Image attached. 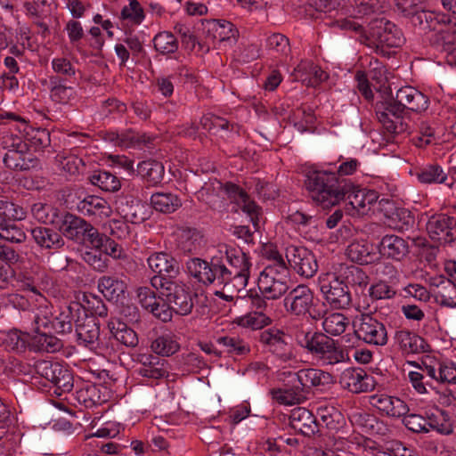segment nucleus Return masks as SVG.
Listing matches in <instances>:
<instances>
[{
    "instance_id": "nucleus-1",
    "label": "nucleus",
    "mask_w": 456,
    "mask_h": 456,
    "mask_svg": "<svg viewBox=\"0 0 456 456\" xmlns=\"http://www.w3.org/2000/svg\"><path fill=\"white\" fill-rule=\"evenodd\" d=\"M305 186L314 202L328 208L341 201L347 189V179L338 177L331 169L313 166L305 171Z\"/></svg>"
},
{
    "instance_id": "nucleus-2",
    "label": "nucleus",
    "mask_w": 456,
    "mask_h": 456,
    "mask_svg": "<svg viewBox=\"0 0 456 456\" xmlns=\"http://www.w3.org/2000/svg\"><path fill=\"white\" fill-rule=\"evenodd\" d=\"M297 342L313 358L324 364L334 365L343 362L346 354L338 341L322 331H299Z\"/></svg>"
},
{
    "instance_id": "nucleus-3",
    "label": "nucleus",
    "mask_w": 456,
    "mask_h": 456,
    "mask_svg": "<svg viewBox=\"0 0 456 456\" xmlns=\"http://www.w3.org/2000/svg\"><path fill=\"white\" fill-rule=\"evenodd\" d=\"M224 258L228 266L224 261V256H218L224 287L232 286L239 291L248 285L252 267L250 257L240 248L224 245ZM219 253L223 254V250H220Z\"/></svg>"
},
{
    "instance_id": "nucleus-4",
    "label": "nucleus",
    "mask_w": 456,
    "mask_h": 456,
    "mask_svg": "<svg viewBox=\"0 0 456 456\" xmlns=\"http://www.w3.org/2000/svg\"><path fill=\"white\" fill-rule=\"evenodd\" d=\"M162 278L153 281V289L159 291L161 301L168 302L175 314L181 316L190 314L194 306V297L191 289L182 281H162Z\"/></svg>"
},
{
    "instance_id": "nucleus-5",
    "label": "nucleus",
    "mask_w": 456,
    "mask_h": 456,
    "mask_svg": "<svg viewBox=\"0 0 456 456\" xmlns=\"http://www.w3.org/2000/svg\"><path fill=\"white\" fill-rule=\"evenodd\" d=\"M374 110L387 133L398 134L406 130L407 125L403 122L406 112L391 91L375 103Z\"/></svg>"
},
{
    "instance_id": "nucleus-6",
    "label": "nucleus",
    "mask_w": 456,
    "mask_h": 456,
    "mask_svg": "<svg viewBox=\"0 0 456 456\" xmlns=\"http://www.w3.org/2000/svg\"><path fill=\"white\" fill-rule=\"evenodd\" d=\"M290 273L289 266H265L257 280V288L269 300L280 298L289 289Z\"/></svg>"
},
{
    "instance_id": "nucleus-7",
    "label": "nucleus",
    "mask_w": 456,
    "mask_h": 456,
    "mask_svg": "<svg viewBox=\"0 0 456 456\" xmlns=\"http://www.w3.org/2000/svg\"><path fill=\"white\" fill-rule=\"evenodd\" d=\"M354 325V334L358 339L375 346H385L387 343L388 337L385 324L372 314H361Z\"/></svg>"
},
{
    "instance_id": "nucleus-8",
    "label": "nucleus",
    "mask_w": 456,
    "mask_h": 456,
    "mask_svg": "<svg viewBox=\"0 0 456 456\" xmlns=\"http://www.w3.org/2000/svg\"><path fill=\"white\" fill-rule=\"evenodd\" d=\"M314 293L306 285H298L290 290L284 297L286 311L296 316L309 314L313 319L321 318V313H313Z\"/></svg>"
},
{
    "instance_id": "nucleus-9",
    "label": "nucleus",
    "mask_w": 456,
    "mask_h": 456,
    "mask_svg": "<svg viewBox=\"0 0 456 456\" xmlns=\"http://www.w3.org/2000/svg\"><path fill=\"white\" fill-rule=\"evenodd\" d=\"M37 371L43 378L50 381L54 387V394L61 396L69 393L74 387L72 371L59 362H43L37 366Z\"/></svg>"
},
{
    "instance_id": "nucleus-10",
    "label": "nucleus",
    "mask_w": 456,
    "mask_h": 456,
    "mask_svg": "<svg viewBox=\"0 0 456 456\" xmlns=\"http://www.w3.org/2000/svg\"><path fill=\"white\" fill-rule=\"evenodd\" d=\"M320 289L330 308L348 309L352 304L349 289L332 273L320 281Z\"/></svg>"
},
{
    "instance_id": "nucleus-11",
    "label": "nucleus",
    "mask_w": 456,
    "mask_h": 456,
    "mask_svg": "<svg viewBox=\"0 0 456 456\" xmlns=\"http://www.w3.org/2000/svg\"><path fill=\"white\" fill-rule=\"evenodd\" d=\"M219 263L218 256H212L210 262L193 257L186 262V268L190 276L193 277L198 282L204 285L216 283L219 286H224Z\"/></svg>"
},
{
    "instance_id": "nucleus-12",
    "label": "nucleus",
    "mask_w": 456,
    "mask_h": 456,
    "mask_svg": "<svg viewBox=\"0 0 456 456\" xmlns=\"http://www.w3.org/2000/svg\"><path fill=\"white\" fill-rule=\"evenodd\" d=\"M370 35L377 47L397 48L405 42V37L400 28L390 20L380 19L371 22Z\"/></svg>"
},
{
    "instance_id": "nucleus-13",
    "label": "nucleus",
    "mask_w": 456,
    "mask_h": 456,
    "mask_svg": "<svg viewBox=\"0 0 456 456\" xmlns=\"http://www.w3.org/2000/svg\"><path fill=\"white\" fill-rule=\"evenodd\" d=\"M289 336L285 332L273 328L265 330L259 335V342L284 362L295 358L293 346L287 340Z\"/></svg>"
},
{
    "instance_id": "nucleus-14",
    "label": "nucleus",
    "mask_w": 456,
    "mask_h": 456,
    "mask_svg": "<svg viewBox=\"0 0 456 456\" xmlns=\"http://www.w3.org/2000/svg\"><path fill=\"white\" fill-rule=\"evenodd\" d=\"M286 258L289 268H292L302 277L311 278L318 270L314 254L305 247H288L286 248Z\"/></svg>"
},
{
    "instance_id": "nucleus-15",
    "label": "nucleus",
    "mask_w": 456,
    "mask_h": 456,
    "mask_svg": "<svg viewBox=\"0 0 456 456\" xmlns=\"http://www.w3.org/2000/svg\"><path fill=\"white\" fill-rule=\"evenodd\" d=\"M427 232L431 240L451 243L456 240V218L446 214H434L427 223Z\"/></svg>"
},
{
    "instance_id": "nucleus-16",
    "label": "nucleus",
    "mask_w": 456,
    "mask_h": 456,
    "mask_svg": "<svg viewBox=\"0 0 456 456\" xmlns=\"http://www.w3.org/2000/svg\"><path fill=\"white\" fill-rule=\"evenodd\" d=\"M149 267L155 275L151 279L153 288V281L162 278V281H173L180 273V264L171 255L165 252H155L147 259Z\"/></svg>"
},
{
    "instance_id": "nucleus-17",
    "label": "nucleus",
    "mask_w": 456,
    "mask_h": 456,
    "mask_svg": "<svg viewBox=\"0 0 456 456\" xmlns=\"http://www.w3.org/2000/svg\"><path fill=\"white\" fill-rule=\"evenodd\" d=\"M100 135L102 140L112 143L120 148L131 147H150L154 141V137L147 135L145 133L137 132L132 128L117 131H102Z\"/></svg>"
},
{
    "instance_id": "nucleus-18",
    "label": "nucleus",
    "mask_w": 456,
    "mask_h": 456,
    "mask_svg": "<svg viewBox=\"0 0 456 456\" xmlns=\"http://www.w3.org/2000/svg\"><path fill=\"white\" fill-rule=\"evenodd\" d=\"M370 404L382 417L398 419L410 411V407L403 399L387 394H375L370 396Z\"/></svg>"
},
{
    "instance_id": "nucleus-19",
    "label": "nucleus",
    "mask_w": 456,
    "mask_h": 456,
    "mask_svg": "<svg viewBox=\"0 0 456 456\" xmlns=\"http://www.w3.org/2000/svg\"><path fill=\"white\" fill-rule=\"evenodd\" d=\"M379 194L374 190L359 189L347 180V189L341 200L346 201L358 215H366L377 202Z\"/></svg>"
},
{
    "instance_id": "nucleus-20",
    "label": "nucleus",
    "mask_w": 456,
    "mask_h": 456,
    "mask_svg": "<svg viewBox=\"0 0 456 456\" xmlns=\"http://www.w3.org/2000/svg\"><path fill=\"white\" fill-rule=\"evenodd\" d=\"M378 248L382 257L395 262L403 261L410 254L408 240L396 234L384 235Z\"/></svg>"
},
{
    "instance_id": "nucleus-21",
    "label": "nucleus",
    "mask_w": 456,
    "mask_h": 456,
    "mask_svg": "<svg viewBox=\"0 0 456 456\" xmlns=\"http://www.w3.org/2000/svg\"><path fill=\"white\" fill-rule=\"evenodd\" d=\"M341 386L354 394L374 388V379L361 368L346 369L340 376Z\"/></svg>"
},
{
    "instance_id": "nucleus-22",
    "label": "nucleus",
    "mask_w": 456,
    "mask_h": 456,
    "mask_svg": "<svg viewBox=\"0 0 456 456\" xmlns=\"http://www.w3.org/2000/svg\"><path fill=\"white\" fill-rule=\"evenodd\" d=\"M89 222L78 216L68 211H62L57 228L61 232L62 237L65 236L77 243H81L85 240L83 235L87 227H89Z\"/></svg>"
},
{
    "instance_id": "nucleus-23",
    "label": "nucleus",
    "mask_w": 456,
    "mask_h": 456,
    "mask_svg": "<svg viewBox=\"0 0 456 456\" xmlns=\"http://www.w3.org/2000/svg\"><path fill=\"white\" fill-rule=\"evenodd\" d=\"M395 342L403 354H415L431 352V346L425 338L408 330H397Z\"/></svg>"
},
{
    "instance_id": "nucleus-24",
    "label": "nucleus",
    "mask_w": 456,
    "mask_h": 456,
    "mask_svg": "<svg viewBox=\"0 0 456 456\" xmlns=\"http://www.w3.org/2000/svg\"><path fill=\"white\" fill-rule=\"evenodd\" d=\"M396 100L404 111L422 112L429 104V99L416 88L407 86L398 89L395 93Z\"/></svg>"
},
{
    "instance_id": "nucleus-25",
    "label": "nucleus",
    "mask_w": 456,
    "mask_h": 456,
    "mask_svg": "<svg viewBox=\"0 0 456 456\" xmlns=\"http://www.w3.org/2000/svg\"><path fill=\"white\" fill-rule=\"evenodd\" d=\"M452 280L444 275L430 278V286L436 288L435 300L442 306L456 307V283Z\"/></svg>"
},
{
    "instance_id": "nucleus-26",
    "label": "nucleus",
    "mask_w": 456,
    "mask_h": 456,
    "mask_svg": "<svg viewBox=\"0 0 456 456\" xmlns=\"http://www.w3.org/2000/svg\"><path fill=\"white\" fill-rule=\"evenodd\" d=\"M289 424L295 431L304 436L311 437L319 432V424L315 416L305 408H295L289 417Z\"/></svg>"
},
{
    "instance_id": "nucleus-27",
    "label": "nucleus",
    "mask_w": 456,
    "mask_h": 456,
    "mask_svg": "<svg viewBox=\"0 0 456 456\" xmlns=\"http://www.w3.org/2000/svg\"><path fill=\"white\" fill-rule=\"evenodd\" d=\"M35 243L42 249L58 250L64 244L61 232L46 226H36L30 230Z\"/></svg>"
},
{
    "instance_id": "nucleus-28",
    "label": "nucleus",
    "mask_w": 456,
    "mask_h": 456,
    "mask_svg": "<svg viewBox=\"0 0 456 456\" xmlns=\"http://www.w3.org/2000/svg\"><path fill=\"white\" fill-rule=\"evenodd\" d=\"M97 288L108 301L118 303L125 298L127 285L125 281L112 274L101 276L97 281Z\"/></svg>"
},
{
    "instance_id": "nucleus-29",
    "label": "nucleus",
    "mask_w": 456,
    "mask_h": 456,
    "mask_svg": "<svg viewBox=\"0 0 456 456\" xmlns=\"http://www.w3.org/2000/svg\"><path fill=\"white\" fill-rule=\"evenodd\" d=\"M296 375L299 385L305 392L312 387H325L334 383V377L330 372L319 369H303Z\"/></svg>"
},
{
    "instance_id": "nucleus-30",
    "label": "nucleus",
    "mask_w": 456,
    "mask_h": 456,
    "mask_svg": "<svg viewBox=\"0 0 456 456\" xmlns=\"http://www.w3.org/2000/svg\"><path fill=\"white\" fill-rule=\"evenodd\" d=\"M138 361L142 365L138 370L141 376L154 379L168 376V363L165 359H161L158 355L142 354H139Z\"/></svg>"
},
{
    "instance_id": "nucleus-31",
    "label": "nucleus",
    "mask_w": 456,
    "mask_h": 456,
    "mask_svg": "<svg viewBox=\"0 0 456 456\" xmlns=\"http://www.w3.org/2000/svg\"><path fill=\"white\" fill-rule=\"evenodd\" d=\"M334 274L347 289L351 287L355 290H363L370 282V277L366 272L353 265L341 266Z\"/></svg>"
},
{
    "instance_id": "nucleus-32",
    "label": "nucleus",
    "mask_w": 456,
    "mask_h": 456,
    "mask_svg": "<svg viewBox=\"0 0 456 456\" xmlns=\"http://www.w3.org/2000/svg\"><path fill=\"white\" fill-rule=\"evenodd\" d=\"M67 313L61 312L59 316L53 319V333L67 334L72 331V322H79L82 304L71 301L67 306Z\"/></svg>"
},
{
    "instance_id": "nucleus-33",
    "label": "nucleus",
    "mask_w": 456,
    "mask_h": 456,
    "mask_svg": "<svg viewBox=\"0 0 456 456\" xmlns=\"http://www.w3.org/2000/svg\"><path fill=\"white\" fill-rule=\"evenodd\" d=\"M136 172L146 187H154L162 183L165 175V167L159 161L148 159L137 165Z\"/></svg>"
},
{
    "instance_id": "nucleus-34",
    "label": "nucleus",
    "mask_w": 456,
    "mask_h": 456,
    "mask_svg": "<svg viewBox=\"0 0 456 456\" xmlns=\"http://www.w3.org/2000/svg\"><path fill=\"white\" fill-rule=\"evenodd\" d=\"M415 175L421 183H443L452 188L454 182L438 164H428L415 169Z\"/></svg>"
},
{
    "instance_id": "nucleus-35",
    "label": "nucleus",
    "mask_w": 456,
    "mask_h": 456,
    "mask_svg": "<svg viewBox=\"0 0 456 456\" xmlns=\"http://www.w3.org/2000/svg\"><path fill=\"white\" fill-rule=\"evenodd\" d=\"M346 255L349 260L359 265H370L377 259L373 245L366 240L352 241L346 248Z\"/></svg>"
},
{
    "instance_id": "nucleus-36",
    "label": "nucleus",
    "mask_w": 456,
    "mask_h": 456,
    "mask_svg": "<svg viewBox=\"0 0 456 456\" xmlns=\"http://www.w3.org/2000/svg\"><path fill=\"white\" fill-rule=\"evenodd\" d=\"M76 335L77 344L88 347L91 350L96 349L100 337V327L94 320H85L83 322H77Z\"/></svg>"
},
{
    "instance_id": "nucleus-37",
    "label": "nucleus",
    "mask_w": 456,
    "mask_h": 456,
    "mask_svg": "<svg viewBox=\"0 0 456 456\" xmlns=\"http://www.w3.org/2000/svg\"><path fill=\"white\" fill-rule=\"evenodd\" d=\"M209 31L212 32L215 40L228 44L230 46L235 45L239 37L238 28L225 20H212Z\"/></svg>"
},
{
    "instance_id": "nucleus-38",
    "label": "nucleus",
    "mask_w": 456,
    "mask_h": 456,
    "mask_svg": "<svg viewBox=\"0 0 456 456\" xmlns=\"http://www.w3.org/2000/svg\"><path fill=\"white\" fill-rule=\"evenodd\" d=\"M445 13L426 10L422 6L411 23L423 32L437 31L439 22H444Z\"/></svg>"
},
{
    "instance_id": "nucleus-39",
    "label": "nucleus",
    "mask_w": 456,
    "mask_h": 456,
    "mask_svg": "<svg viewBox=\"0 0 456 456\" xmlns=\"http://www.w3.org/2000/svg\"><path fill=\"white\" fill-rule=\"evenodd\" d=\"M435 37L436 42L441 44L447 53L456 46V17L445 14L444 22H439V29Z\"/></svg>"
},
{
    "instance_id": "nucleus-40",
    "label": "nucleus",
    "mask_w": 456,
    "mask_h": 456,
    "mask_svg": "<svg viewBox=\"0 0 456 456\" xmlns=\"http://www.w3.org/2000/svg\"><path fill=\"white\" fill-rule=\"evenodd\" d=\"M111 335L126 346L134 347L138 345V337L136 332L127 327L125 322L118 319H111L107 323Z\"/></svg>"
},
{
    "instance_id": "nucleus-41",
    "label": "nucleus",
    "mask_w": 456,
    "mask_h": 456,
    "mask_svg": "<svg viewBox=\"0 0 456 456\" xmlns=\"http://www.w3.org/2000/svg\"><path fill=\"white\" fill-rule=\"evenodd\" d=\"M151 205L158 212L171 214L182 207V200L172 192H155L151 196Z\"/></svg>"
},
{
    "instance_id": "nucleus-42",
    "label": "nucleus",
    "mask_w": 456,
    "mask_h": 456,
    "mask_svg": "<svg viewBox=\"0 0 456 456\" xmlns=\"http://www.w3.org/2000/svg\"><path fill=\"white\" fill-rule=\"evenodd\" d=\"M177 245L185 254H198L202 248V235L196 229L185 228L179 234Z\"/></svg>"
},
{
    "instance_id": "nucleus-43",
    "label": "nucleus",
    "mask_w": 456,
    "mask_h": 456,
    "mask_svg": "<svg viewBox=\"0 0 456 456\" xmlns=\"http://www.w3.org/2000/svg\"><path fill=\"white\" fill-rule=\"evenodd\" d=\"M77 208L84 215L87 216H109L111 212L110 207L103 198L88 195L81 200Z\"/></svg>"
},
{
    "instance_id": "nucleus-44",
    "label": "nucleus",
    "mask_w": 456,
    "mask_h": 456,
    "mask_svg": "<svg viewBox=\"0 0 456 456\" xmlns=\"http://www.w3.org/2000/svg\"><path fill=\"white\" fill-rule=\"evenodd\" d=\"M31 214L35 219L45 224H53L57 227L62 211L50 204L37 202L31 206Z\"/></svg>"
},
{
    "instance_id": "nucleus-45",
    "label": "nucleus",
    "mask_w": 456,
    "mask_h": 456,
    "mask_svg": "<svg viewBox=\"0 0 456 456\" xmlns=\"http://www.w3.org/2000/svg\"><path fill=\"white\" fill-rule=\"evenodd\" d=\"M51 98L59 103H68L74 97L75 90L66 85L65 78L59 76L49 77Z\"/></svg>"
},
{
    "instance_id": "nucleus-46",
    "label": "nucleus",
    "mask_w": 456,
    "mask_h": 456,
    "mask_svg": "<svg viewBox=\"0 0 456 456\" xmlns=\"http://www.w3.org/2000/svg\"><path fill=\"white\" fill-rule=\"evenodd\" d=\"M3 162L7 168L13 171H27L37 165V159H26L21 151L16 150L8 151Z\"/></svg>"
},
{
    "instance_id": "nucleus-47",
    "label": "nucleus",
    "mask_w": 456,
    "mask_h": 456,
    "mask_svg": "<svg viewBox=\"0 0 456 456\" xmlns=\"http://www.w3.org/2000/svg\"><path fill=\"white\" fill-rule=\"evenodd\" d=\"M87 179L93 185L109 192L118 191L121 187L119 179L108 171L96 170Z\"/></svg>"
},
{
    "instance_id": "nucleus-48",
    "label": "nucleus",
    "mask_w": 456,
    "mask_h": 456,
    "mask_svg": "<svg viewBox=\"0 0 456 456\" xmlns=\"http://www.w3.org/2000/svg\"><path fill=\"white\" fill-rule=\"evenodd\" d=\"M305 391L299 386H293L289 388H278L272 390L273 399L281 404L293 405L299 404L305 400Z\"/></svg>"
},
{
    "instance_id": "nucleus-49",
    "label": "nucleus",
    "mask_w": 456,
    "mask_h": 456,
    "mask_svg": "<svg viewBox=\"0 0 456 456\" xmlns=\"http://www.w3.org/2000/svg\"><path fill=\"white\" fill-rule=\"evenodd\" d=\"M30 335L13 328L5 332L4 345L8 351L18 354L24 353L28 346Z\"/></svg>"
},
{
    "instance_id": "nucleus-50",
    "label": "nucleus",
    "mask_w": 456,
    "mask_h": 456,
    "mask_svg": "<svg viewBox=\"0 0 456 456\" xmlns=\"http://www.w3.org/2000/svg\"><path fill=\"white\" fill-rule=\"evenodd\" d=\"M151 348L158 355L170 356L180 349V345L174 335L163 334L151 342Z\"/></svg>"
},
{
    "instance_id": "nucleus-51",
    "label": "nucleus",
    "mask_w": 456,
    "mask_h": 456,
    "mask_svg": "<svg viewBox=\"0 0 456 456\" xmlns=\"http://www.w3.org/2000/svg\"><path fill=\"white\" fill-rule=\"evenodd\" d=\"M55 162L61 169L70 175H77L85 169L83 159L73 154L59 153L55 157Z\"/></svg>"
},
{
    "instance_id": "nucleus-52",
    "label": "nucleus",
    "mask_w": 456,
    "mask_h": 456,
    "mask_svg": "<svg viewBox=\"0 0 456 456\" xmlns=\"http://www.w3.org/2000/svg\"><path fill=\"white\" fill-rule=\"evenodd\" d=\"M221 191L222 182L216 178H210L201 186L195 195L198 200L213 208L212 205Z\"/></svg>"
},
{
    "instance_id": "nucleus-53",
    "label": "nucleus",
    "mask_w": 456,
    "mask_h": 456,
    "mask_svg": "<svg viewBox=\"0 0 456 456\" xmlns=\"http://www.w3.org/2000/svg\"><path fill=\"white\" fill-rule=\"evenodd\" d=\"M154 48L161 54L175 53L178 50V39L168 31L158 33L153 38Z\"/></svg>"
},
{
    "instance_id": "nucleus-54",
    "label": "nucleus",
    "mask_w": 456,
    "mask_h": 456,
    "mask_svg": "<svg viewBox=\"0 0 456 456\" xmlns=\"http://www.w3.org/2000/svg\"><path fill=\"white\" fill-rule=\"evenodd\" d=\"M25 217L23 208L6 199H0V227L6 223Z\"/></svg>"
},
{
    "instance_id": "nucleus-55",
    "label": "nucleus",
    "mask_w": 456,
    "mask_h": 456,
    "mask_svg": "<svg viewBox=\"0 0 456 456\" xmlns=\"http://www.w3.org/2000/svg\"><path fill=\"white\" fill-rule=\"evenodd\" d=\"M348 323V318L343 314L333 313L324 318L322 327L326 333L338 336L345 332Z\"/></svg>"
},
{
    "instance_id": "nucleus-56",
    "label": "nucleus",
    "mask_w": 456,
    "mask_h": 456,
    "mask_svg": "<svg viewBox=\"0 0 456 456\" xmlns=\"http://www.w3.org/2000/svg\"><path fill=\"white\" fill-rule=\"evenodd\" d=\"M429 430L433 429L442 435H450L453 432V427L450 419V414L444 411H439L437 415L431 414L427 418Z\"/></svg>"
},
{
    "instance_id": "nucleus-57",
    "label": "nucleus",
    "mask_w": 456,
    "mask_h": 456,
    "mask_svg": "<svg viewBox=\"0 0 456 456\" xmlns=\"http://www.w3.org/2000/svg\"><path fill=\"white\" fill-rule=\"evenodd\" d=\"M100 388L95 384H84L76 391V397L86 407L92 406L101 401Z\"/></svg>"
},
{
    "instance_id": "nucleus-58",
    "label": "nucleus",
    "mask_w": 456,
    "mask_h": 456,
    "mask_svg": "<svg viewBox=\"0 0 456 456\" xmlns=\"http://www.w3.org/2000/svg\"><path fill=\"white\" fill-rule=\"evenodd\" d=\"M217 343L227 348V353L242 356L249 354L250 346L248 343L244 342L239 337H220L217 338Z\"/></svg>"
},
{
    "instance_id": "nucleus-59",
    "label": "nucleus",
    "mask_w": 456,
    "mask_h": 456,
    "mask_svg": "<svg viewBox=\"0 0 456 456\" xmlns=\"http://www.w3.org/2000/svg\"><path fill=\"white\" fill-rule=\"evenodd\" d=\"M403 425L415 434L428 433L429 428L427 418L418 413H406L401 417Z\"/></svg>"
},
{
    "instance_id": "nucleus-60",
    "label": "nucleus",
    "mask_w": 456,
    "mask_h": 456,
    "mask_svg": "<svg viewBox=\"0 0 456 456\" xmlns=\"http://www.w3.org/2000/svg\"><path fill=\"white\" fill-rule=\"evenodd\" d=\"M319 415L322 424L331 431L338 430L343 427L344 417L342 413L334 407L320 409Z\"/></svg>"
},
{
    "instance_id": "nucleus-61",
    "label": "nucleus",
    "mask_w": 456,
    "mask_h": 456,
    "mask_svg": "<svg viewBox=\"0 0 456 456\" xmlns=\"http://www.w3.org/2000/svg\"><path fill=\"white\" fill-rule=\"evenodd\" d=\"M272 319L262 312L249 313L238 320V324L252 330H261L271 324Z\"/></svg>"
},
{
    "instance_id": "nucleus-62",
    "label": "nucleus",
    "mask_w": 456,
    "mask_h": 456,
    "mask_svg": "<svg viewBox=\"0 0 456 456\" xmlns=\"http://www.w3.org/2000/svg\"><path fill=\"white\" fill-rule=\"evenodd\" d=\"M266 45L277 55L287 56L290 53L289 38L281 33H274L267 37Z\"/></svg>"
},
{
    "instance_id": "nucleus-63",
    "label": "nucleus",
    "mask_w": 456,
    "mask_h": 456,
    "mask_svg": "<svg viewBox=\"0 0 456 456\" xmlns=\"http://www.w3.org/2000/svg\"><path fill=\"white\" fill-rule=\"evenodd\" d=\"M83 301L85 305H82V311H90L92 314L99 317H106L108 315V307L103 300L96 295H84Z\"/></svg>"
},
{
    "instance_id": "nucleus-64",
    "label": "nucleus",
    "mask_w": 456,
    "mask_h": 456,
    "mask_svg": "<svg viewBox=\"0 0 456 456\" xmlns=\"http://www.w3.org/2000/svg\"><path fill=\"white\" fill-rule=\"evenodd\" d=\"M0 238L12 243H21L26 240V233L12 221L0 227Z\"/></svg>"
}]
</instances>
